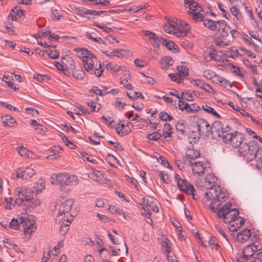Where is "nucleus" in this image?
<instances>
[{"label": "nucleus", "instance_id": "nucleus-2", "mask_svg": "<svg viewBox=\"0 0 262 262\" xmlns=\"http://www.w3.org/2000/svg\"><path fill=\"white\" fill-rule=\"evenodd\" d=\"M76 55L81 59L84 69L90 74H95L98 77H100L104 68L96 56L89 50L85 48L75 49Z\"/></svg>", "mask_w": 262, "mask_h": 262}, {"label": "nucleus", "instance_id": "nucleus-57", "mask_svg": "<svg viewBox=\"0 0 262 262\" xmlns=\"http://www.w3.org/2000/svg\"><path fill=\"white\" fill-rule=\"evenodd\" d=\"M249 262H262V251H259L256 254V256L253 255L252 258H251Z\"/></svg>", "mask_w": 262, "mask_h": 262}, {"label": "nucleus", "instance_id": "nucleus-50", "mask_svg": "<svg viewBox=\"0 0 262 262\" xmlns=\"http://www.w3.org/2000/svg\"><path fill=\"white\" fill-rule=\"evenodd\" d=\"M159 117L160 120L164 121H171L173 119L171 116L169 115L168 114L165 112H160L159 115Z\"/></svg>", "mask_w": 262, "mask_h": 262}, {"label": "nucleus", "instance_id": "nucleus-23", "mask_svg": "<svg viewBox=\"0 0 262 262\" xmlns=\"http://www.w3.org/2000/svg\"><path fill=\"white\" fill-rule=\"evenodd\" d=\"M172 127L170 124L166 123L164 125L163 129V136L164 140L169 141L170 140L171 135L172 134Z\"/></svg>", "mask_w": 262, "mask_h": 262}, {"label": "nucleus", "instance_id": "nucleus-41", "mask_svg": "<svg viewBox=\"0 0 262 262\" xmlns=\"http://www.w3.org/2000/svg\"><path fill=\"white\" fill-rule=\"evenodd\" d=\"M169 77L173 81H175L178 83H181L183 82V78L179 73H170Z\"/></svg>", "mask_w": 262, "mask_h": 262}, {"label": "nucleus", "instance_id": "nucleus-27", "mask_svg": "<svg viewBox=\"0 0 262 262\" xmlns=\"http://www.w3.org/2000/svg\"><path fill=\"white\" fill-rule=\"evenodd\" d=\"M234 222H235V224L233 223V224L230 225L231 227L230 230H232L233 231H236L245 223V219L239 216L237 217Z\"/></svg>", "mask_w": 262, "mask_h": 262}, {"label": "nucleus", "instance_id": "nucleus-25", "mask_svg": "<svg viewBox=\"0 0 262 262\" xmlns=\"http://www.w3.org/2000/svg\"><path fill=\"white\" fill-rule=\"evenodd\" d=\"M163 28L166 32L175 35L174 32L176 29V22H174L173 20H169L167 22V24L163 26Z\"/></svg>", "mask_w": 262, "mask_h": 262}, {"label": "nucleus", "instance_id": "nucleus-26", "mask_svg": "<svg viewBox=\"0 0 262 262\" xmlns=\"http://www.w3.org/2000/svg\"><path fill=\"white\" fill-rule=\"evenodd\" d=\"M1 120L4 126L12 127L14 124L16 123L15 120L11 116L9 115L2 116Z\"/></svg>", "mask_w": 262, "mask_h": 262}, {"label": "nucleus", "instance_id": "nucleus-38", "mask_svg": "<svg viewBox=\"0 0 262 262\" xmlns=\"http://www.w3.org/2000/svg\"><path fill=\"white\" fill-rule=\"evenodd\" d=\"M51 11V17L53 19L59 20L63 14L60 9L52 8Z\"/></svg>", "mask_w": 262, "mask_h": 262}, {"label": "nucleus", "instance_id": "nucleus-54", "mask_svg": "<svg viewBox=\"0 0 262 262\" xmlns=\"http://www.w3.org/2000/svg\"><path fill=\"white\" fill-rule=\"evenodd\" d=\"M157 159H158V162H159L164 166L167 167L169 169H172V167L171 166H170L168 161L164 157L159 155V157H157Z\"/></svg>", "mask_w": 262, "mask_h": 262}, {"label": "nucleus", "instance_id": "nucleus-15", "mask_svg": "<svg viewBox=\"0 0 262 262\" xmlns=\"http://www.w3.org/2000/svg\"><path fill=\"white\" fill-rule=\"evenodd\" d=\"M35 173V171L34 169L27 167L23 169L21 172H17L16 177V178H21L23 180H28L32 178Z\"/></svg>", "mask_w": 262, "mask_h": 262}, {"label": "nucleus", "instance_id": "nucleus-30", "mask_svg": "<svg viewBox=\"0 0 262 262\" xmlns=\"http://www.w3.org/2000/svg\"><path fill=\"white\" fill-rule=\"evenodd\" d=\"M160 63L162 69H167L170 66H172L173 61L170 56H165L161 59Z\"/></svg>", "mask_w": 262, "mask_h": 262}, {"label": "nucleus", "instance_id": "nucleus-18", "mask_svg": "<svg viewBox=\"0 0 262 262\" xmlns=\"http://www.w3.org/2000/svg\"><path fill=\"white\" fill-rule=\"evenodd\" d=\"M184 4L186 8L192 11H203L201 6L194 0H184Z\"/></svg>", "mask_w": 262, "mask_h": 262}, {"label": "nucleus", "instance_id": "nucleus-31", "mask_svg": "<svg viewBox=\"0 0 262 262\" xmlns=\"http://www.w3.org/2000/svg\"><path fill=\"white\" fill-rule=\"evenodd\" d=\"M55 179L56 181V182H52L53 184L55 183V184H57V183H58L61 185H65L66 180L67 179V173H60L56 174L55 178H53V179L54 180Z\"/></svg>", "mask_w": 262, "mask_h": 262}, {"label": "nucleus", "instance_id": "nucleus-48", "mask_svg": "<svg viewBox=\"0 0 262 262\" xmlns=\"http://www.w3.org/2000/svg\"><path fill=\"white\" fill-rule=\"evenodd\" d=\"M16 150L21 156L27 157L29 156V151L24 146L17 147Z\"/></svg>", "mask_w": 262, "mask_h": 262}, {"label": "nucleus", "instance_id": "nucleus-1", "mask_svg": "<svg viewBox=\"0 0 262 262\" xmlns=\"http://www.w3.org/2000/svg\"><path fill=\"white\" fill-rule=\"evenodd\" d=\"M215 177L208 174L203 179L197 183L198 187L202 189H207L203 202L213 212L219 209L222 203L226 201L228 196L219 186L214 185L215 182Z\"/></svg>", "mask_w": 262, "mask_h": 262}, {"label": "nucleus", "instance_id": "nucleus-22", "mask_svg": "<svg viewBox=\"0 0 262 262\" xmlns=\"http://www.w3.org/2000/svg\"><path fill=\"white\" fill-rule=\"evenodd\" d=\"M101 89L98 86H94L93 89L90 90L89 92L92 94H94L96 96L99 95L103 96L106 94L110 93L107 92V88L101 86Z\"/></svg>", "mask_w": 262, "mask_h": 262}, {"label": "nucleus", "instance_id": "nucleus-3", "mask_svg": "<svg viewBox=\"0 0 262 262\" xmlns=\"http://www.w3.org/2000/svg\"><path fill=\"white\" fill-rule=\"evenodd\" d=\"M240 151L241 155L246 157L247 160H256L255 167L257 169L262 168V147H258L256 142L251 141L248 145L241 147Z\"/></svg>", "mask_w": 262, "mask_h": 262}, {"label": "nucleus", "instance_id": "nucleus-14", "mask_svg": "<svg viewBox=\"0 0 262 262\" xmlns=\"http://www.w3.org/2000/svg\"><path fill=\"white\" fill-rule=\"evenodd\" d=\"M142 33L154 47H159L160 43V38L155 33L148 30H142Z\"/></svg>", "mask_w": 262, "mask_h": 262}, {"label": "nucleus", "instance_id": "nucleus-8", "mask_svg": "<svg viewBox=\"0 0 262 262\" xmlns=\"http://www.w3.org/2000/svg\"><path fill=\"white\" fill-rule=\"evenodd\" d=\"M210 128V133L211 134L212 138L216 140L220 138H222L224 140L225 134H228L224 131L223 124L220 121H214Z\"/></svg>", "mask_w": 262, "mask_h": 262}, {"label": "nucleus", "instance_id": "nucleus-37", "mask_svg": "<svg viewBox=\"0 0 262 262\" xmlns=\"http://www.w3.org/2000/svg\"><path fill=\"white\" fill-rule=\"evenodd\" d=\"M67 179L65 185L68 186L70 185H76L78 183L77 177L75 175H70L67 173Z\"/></svg>", "mask_w": 262, "mask_h": 262}, {"label": "nucleus", "instance_id": "nucleus-5", "mask_svg": "<svg viewBox=\"0 0 262 262\" xmlns=\"http://www.w3.org/2000/svg\"><path fill=\"white\" fill-rule=\"evenodd\" d=\"M232 204L228 202L223 206L220 209H218L217 216L219 218H223L225 223H234L238 215L239 211L237 209H231Z\"/></svg>", "mask_w": 262, "mask_h": 262}, {"label": "nucleus", "instance_id": "nucleus-19", "mask_svg": "<svg viewBox=\"0 0 262 262\" xmlns=\"http://www.w3.org/2000/svg\"><path fill=\"white\" fill-rule=\"evenodd\" d=\"M231 13L235 17L234 19V24L238 25L241 24L243 21V16L239 9L235 7L230 8Z\"/></svg>", "mask_w": 262, "mask_h": 262}, {"label": "nucleus", "instance_id": "nucleus-32", "mask_svg": "<svg viewBox=\"0 0 262 262\" xmlns=\"http://www.w3.org/2000/svg\"><path fill=\"white\" fill-rule=\"evenodd\" d=\"M201 11H196L190 12V15L192 19L196 22H204L205 19L204 15L201 13Z\"/></svg>", "mask_w": 262, "mask_h": 262}, {"label": "nucleus", "instance_id": "nucleus-4", "mask_svg": "<svg viewBox=\"0 0 262 262\" xmlns=\"http://www.w3.org/2000/svg\"><path fill=\"white\" fill-rule=\"evenodd\" d=\"M32 218L33 217H31L28 214L19 216L18 220L13 218L9 222L10 228L18 230L20 226L24 228L25 234H31L32 232L36 230L37 227L35 221Z\"/></svg>", "mask_w": 262, "mask_h": 262}, {"label": "nucleus", "instance_id": "nucleus-21", "mask_svg": "<svg viewBox=\"0 0 262 262\" xmlns=\"http://www.w3.org/2000/svg\"><path fill=\"white\" fill-rule=\"evenodd\" d=\"M192 172L194 174L202 175L204 173L203 163L200 162H196L194 163H191Z\"/></svg>", "mask_w": 262, "mask_h": 262}, {"label": "nucleus", "instance_id": "nucleus-34", "mask_svg": "<svg viewBox=\"0 0 262 262\" xmlns=\"http://www.w3.org/2000/svg\"><path fill=\"white\" fill-rule=\"evenodd\" d=\"M177 69L178 73L183 78L189 75V69L185 65H179L177 66Z\"/></svg>", "mask_w": 262, "mask_h": 262}, {"label": "nucleus", "instance_id": "nucleus-13", "mask_svg": "<svg viewBox=\"0 0 262 262\" xmlns=\"http://www.w3.org/2000/svg\"><path fill=\"white\" fill-rule=\"evenodd\" d=\"M180 25L177 22H176V29L175 33V36L179 38H183L187 36L189 30V27L187 24L185 22L181 23Z\"/></svg>", "mask_w": 262, "mask_h": 262}, {"label": "nucleus", "instance_id": "nucleus-39", "mask_svg": "<svg viewBox=\"0 0 262 262\" xmlns=\"http://www.w3.org/2000/svg\"><path fill=\"white\" fill-rule=\"evenodd\" d=\"M210 59H207V58L206 57V55H205V58L207 61H210L211 60L216 61H220L222 60V57L221 56L218 55L216 52L214 51L213 52H210L208 54Z\"/></svg>", "mask_w": 262, "mask_h": 262}, {"label": "nucleus", "instance_id": "nucleus-12", "mask_svg": "<svg viewBox=\"0 0 262 262\" xmlns=\"http://www.w3.org/2000/svg\"><path fill=\"white\" fill-rule=\"evenodd\" d=\"M197 118L196 125L198 128L199 133L201 134H205L209 136L210 132V125L207 120L203 118L199 119L196 116H194V118Z\"/></svg>", "mask_w": 262, "mask_h": 262}, {"label": "nucleus", "instance_id": "nucleus-53", "mask_svg": "<svg viewBox=\"0 0 262 262\" xmlns=\"http://www.w3.org/2000/svg\"><path fill=\"white\" fill-rule=\"evenodd\" d=\"M178 105L181 111H185L187 112L188 106H189V104L187 102H185L182 99H180L178 102Z\"/></svg>", "mask_w": 262, "mask_h": 262}, {"label": "nucleus", "instance_id": "nucleus-56", "mask_svg": "<svg viewBox=\"0 0 262 262\" xmlns=\"http://www.w3.org/2000/svg\"><path fill=\"white\" fill-rule=\"evenodd\" d=\"M95 33H92L89 32H86L85 33V36L86 37V38L94 42H98L100 37L95 36Z\"/></svg>", "mask_w": 262, "mask_h": 262}, {"label": "nucleus", "instance_id": "nucleus-11", "mask_svg": "<svg viewBox=\"0 0 262 262\" xmlns=\"http://www.w3.org/2000/svg\"><path fill=\"white\" fill-rule=\"evenodd\" d=\"M73 200L68 199L64 201L60 205L58 209V214L56 216V220H60L64 217V214L68 213L71 209L73 205Z\"/></svg>", "mask_w": 262, "mask_h": 262}, {"label": "nucleus", "instance_id": "nucleus-9", "mask_svg": "<svg viewBox=\"0 0 262 262\" xmlns=\"http://www.w3.org/2000/svg\"><path fill=\"white\" fill-rule=\"evenodd\" d=\"M174 180L179 189L186 193H192L194 190L193 185L190 184L185 179L181 178L178 174H174Z\"/></svg>", "mask_w": 262, "mask_h": 262}, {"label": "nucleus", "instance_id": "nucleus-28", "mask_svg": "<svg viewBox=\"0 0 262 262\" xmlns=\"http://www.w3.org/2000/svg\"><path fill=\"white\" fill-rule=\"evenodd\" d=\"M110 248L112 250L113 255H119L120 254L121 251L124 250H125L126 255L128 254L127 246L125 242L124 241L123 242V243L121 245V247H116L114 249L113 247L110 246Z\"/></svg>", "mask_w": 262, "mask_h": 262}, {"label": "nucleus", "instance_id": "nucleus-62", "mask_svg": "<svg viewBox=\"0 0 262 262\" xmlns=\"http://www.w3.org/2000/svg\"><path fill=\"white\" fill-rule=\"evenodd\" d=\"M191 83L194 86L200 88L202 89V87L203 86L204 82L202 80L200 79L192 80L191 81Z\"/></svg>", "mask_w": 262, "mask_h": 262}, {"label": "nucleus", "instance_id": "nucleus-46", "mask_svg": "<svg viewBox=\"0 0 262 262\" xmlns=\"http://www.w3.org/2000/svg\"><path fill=\"white\" fill-rule=\"evenodd\" d=\"M60 137L66 146H68L71 149H74L75 145L73 144L63 133L60 134Z\"/></svg>", "mask_w": 262, "mask_h": 262}, {"label": "nucleus", "instance_id": "nucleus-49", "mask_svg": "<svg viewBox=\"0 0 262 262\" xmlns=\"http://www.w3.org/2000/svg\"><path fill=\"white\" fill-rule=\"evenodd\" d=\"M203 76L208 80H212L215 76V72L210 70H207L204 71Z\"/></svg>", "mask_w": 262, "mask_h": 262}, {"label": "nucleus", "instance_id": "nucleus-6", "mask_svg": "<svg viewBox=\"0 0 262 262\" xmlns=\"http://www.w3.org/2000/svg\"><path fill=\"white\" fill-rule=\"evenodd\" d=\"M224 137V141L228 143L235 148H238V152L241 154L240 149L241 147L245 145H248L246 143H244V135L240 132L235 131L233 133L225 134Z\"/></svg>", "mask_w": 262, "mask_h": 262}, {"label": "nucleus", "instance_id": "nucleus-33", "mask_svg": "<svg viewBox=\"0 0 262 262\" xmlns=\"http://www.w3.org/2000/svg\"><path fill=\"white\" fill-rule=\"evenodd\" d=\"M212 81L215 83H220L221 85L224 86V87L227 86L229 84L228 80L217 75L216 73L215 76L212 79Z\"/></svg>", "mask_w": 262, "mask_h": 262}, {"label": "nucleus", "instance_id": "nucleus-45", "mask_svg": "<svg viewBox=\"0 0 262 262\" xmlns=\"http://www.w3.org/2000/svg\"><path fill=\"white\" fill-rule=\"evenodd\" d=\"M37 191H41L45 187V181L42 179H39L34 186Z\"/></svg>", "mask_w": 262, "mask_h": 262}, {"label": "nucleus", "instance_id": "nucleus-55", "mask_svg": "<svg viewBox=\"0 0 262 262\" xmlns=\"http://www.w3.org/2000/svg\"><path fill=\"white\" fill-rule=\"evenodd\" d=\"M106 160L111 166H114V163H117V159L113 155L108 154L106 158Z\"/></svg>", "mask_w": 262, "mask_h": 262}, {"label": "nucleus", "instance_id": "nucleus-61", "mask_svg": "<svg viewBox=\"0 0 262 262\" xmlns=\"http://www.w3.org/2000/svg\"><path fill=\"white\" fill-rule=\"evenodd\" d=\"M160 177L161 180L165 184H169L170 182V179L168 174L165 173L164 171L160 172Z\"/></svg>", "mask_w": 262, "mask_h": 262}, {"label": "nucleus", "instance_id": "nucleus-35", "mask_svg": "<svg viewBox=\"0 0 262 262\" xmlns=\"http://www.w3.org/2000/svg\"><path fill=\"white\" fill-rule=\"evenodd\" d=\"M202 108L204 111L208 113H210L213 116L217 118H220L221 117V115H219L213 108L211 107L210 106L205 104L202 106Z\"/></svg>", "mask_w": 262, "mask_h": 262}, {"label": "nucleus", "instance_id": "nucleus-63", "mask_svg": "<svg viewBox=\"0 0 262 262\" xmlns=\"http://www.w3.org/2000/svg\"><path fill=\"white\" fill-rule=\"evenodd\" d=\"M256 96L262 99V79L259 82V84L258 85V88L255 89Z\"/></svg>", "mask_w": 262, "mask_h": 262}, {"label": "nucleus", "instance_id": "nucleus-7", "mask_svg": "<svg viewBox=\"0 0 262 262\" xmlns=\"http://www.w3.org/2000/svg\"><path fill=\"white\" fill-rule=\"evenodd\" d=\"M34 193L33 191L28 188H24L21 191L19 192V198H17L15 201L11 198H5V200L10 203L9 207L7 206V208L11 209V204L13 205L14 203L20 205L24 201H29L33 198Z\"/></svg>", "mask_w": 262, "mask_h": 262}, {"label": "nucleus", "instance_id": "nucleus-36", "mask_svg": "<svg viewBox=\"0 0 262 262\" xmlns=\"http://www.w3.org/2000/svg\"><path fill=\"white\" fill-rule=\"evenodd\" d=\"M71 223V222L69 219L63 221L60 226V232L62 234L64 235L68 232Z\"/></svg>", "mask_w": 262, "mask_h": 262}, {"label": "nucleus", "instance_id": "nucleus-52", "mask_svg": "<svg viewBox=\"0 0 262 262\" xmlns=\"http://www.w3.org/2000/svg\"><path fill=\"white\" fill-rule=\"evenodd\" d=\"M46 53L48 54V56L52 59H56L59 55V52L56 50H46Z\"/></svg>", "mask_w": 262, "mask_h": 262}, {"label": "nucleus", "instance_id": "nucleus-24", "mask_svg": "<svg viewBox=\"0 0 262 262\" xmlns=\"http://www.w3.org/2000/svg\"><path fill=\"white\" fill-rule=\"evenodd\" d=\"M219 20L214 21L211 19H205L204 20L203 25L211 31H217L219 25Z\"/></svg>", "mask_w": 262, "mask_h": 262}, {"label": "nucleus", "instance_id": "nucleus-64", "mask_svg": "<svg viewBox=\"0 0 262 262\" xmlns=\"http://www.w3.org/2000/svg\"><path fill=\"white\" fill-rule=\"evenodd\" d=\"M167 259L169 262H178L177 260L176 256L171 251H169V253H167Z\"/></svg>", "mask_w": 262, "mask_h": 262}, {"label": "nucleus", "instance_id": "nucleus-43", "mask_svg": "<svg viewBox=\"0 0 262 262\" xmlns=\"http://www.w3.org/2000/svg\"><path fill=\"white\" fill-rule=\"evenodd\" d=\"M232 72L240 77H243L245 75V71L240 67L232 65Z\"/></svg>", "mask_w": 262, "mask_h": 262}, {"label": "nucleus", "instance_id": "nucleus-10", "mask_svg": "<svg viewBox=\"0 0 262 262\" xmlns=\"http://www.w3.org/2000/svg\"><path fill=\"white\" fill-rule=\"evenodd\" d=\"M257 251V247L252 244L247 246L243 250V257L238 260V262H249L253 255L254 252Z\"/></svg>", "mask_w": 262, "mask_h": 262}, {"label": "nucleus", "instance_id": "nucleus-17", "mask_svg": "<svg viewBox=\"0 0 262 262\" xmlns=\"http://www.w3.org/2000/svg\"><path fill=\"white\" fill-rule=\"evenodd\" d=\"M219 25L217 27V31H221V36L222 37H226L228 35L230 31V28L224 20H219Z\"/></svg>", "mask_w": 262, "mask_h": 262}, {"label": "nucleus", "instance_id": "nucleus-47", "mask_svg": "<svg viewBox=\"0 0 262 262\" xmlns=\"http://www.w3.org/2000/svg\"><path fill=\"white\" fill-rule=\"evenodd\" d=\"M176 128L178 132L182 135L185 134V126L184 122H178L176 124Z\"/></svg>", "mask_w": 262, "mask_h": 262}, {"label": "nucleus", "instance_id": "nucleus-20", "mask_svg": "<svg viewBox=\"0 0 262 262\" xmlns=\"http://www.w3.org/2000/svg\"><path fill=\"white\" fill-rule=\"evenodd\" d=\"M251 235V232L250 230L248 229H244L241 230L237 235V241L241 243H245Z\"/></svg>", "mask_w": 262, "mask_h": 262}, {"label": "nucleus", "instance_id": "nucleus-40", "mask_svg": "<svg viewBox=\"0 0 262 262\" xmlns=\"http://www.w3.org/2000/svg\"><path fill=\"white\" fill-rule=\"evenodd\" d=\"M143 200L145 206L143 207L144 212H142L141 214L144 216H146V215L150 216L151 212L150 211V209H148V205L150 202L147 200H145V198H143Z\"/></svg>", "mask_w": 262, "mask_h": 262}, {"label": "nucleus", "instance_id": "nucleus-42", "mask_svg": "<svg viewBox=\"0 0 262 262\" xmlns=\"http://www.w3.org/2000/svg\"><path fill=\"white\" fill-rule=\"evenodd\" d=\"M99 98L98 96L96 95H93V94L91 93V95H88V98L86 99V104L87 105H90V104L97 103L99 101Z\"/></svg>", "mask_w": 262, "mask_h": 262}, {"label": "nucleus", "instance_id": "nucleus-59", "mask_svg": "<svg viewBox=\"0 0 262 262\" xmlns=\"http://www.w3.org/2000/svg\"><path fill=\"white\" fill-rule=\"evenodd\" d=\"M200 110V106L196 104H192L191 105L189 104V106H188L187 113H191V112H198Z\"/></svg>", "mask_w": 262, "mask_h": 262}, {"label": "nucleus", "instance_id": "nucleus-44", "mask_svg": "<svg viewBox=\"0 0 262 262\" xmlns=\"http://www.w3.org/2000/svg\"><path fill=\"white\" fill-rule=\"evenodd\" d=\"M162 137L160 130H158L151 134H148L147 138L150 140L157 141Z\"/></svg>", "mask_w": 262, "mask_h": 262}, {"label": "nucleus", "instance_id": "nucleus-51", "mask_svg": "<svg viewBox=\"0 0 262 262\" xmlns=\"http://www.w3.org/2000/svg\"><path fill=\"white\" fill-rule=\"evenodd\" d=\"M81 154L82 156L85 158L89 162L93 164L97 163V159L94 156L92 155H89L87 153L85 152H82V153H81Z\"/></svg>", "mask_w": 262, "mask_h": 262}, {"label": "nucleus", "instance_id": "nucleus-16", "mask_svg": "<svg viewBox=\"0 0 262 262\" xmlns=\"http://www.w3.org/2000/svg\"><path fill=\"white\" fill-rule=\"evenodd\" d=\"M24 12L25 11L21 10L20 7L16 6L10 11L9 17L11 20H17L24 15Z\"/></svg>", "mask_w": 262, "mask_h": 262}, {"label": "nucleus", "instance_id": "nucleus-60", "mask_svg": "<svg viewBox=\"0 0 262 262\" xmlns=\"http://www.w3.org/2000/svg\"><path fill=\"white\" fill-rule=\"evenodd\" d=\"M3 243L4 244V247L7 249H15V247H17V245L13 244L10 240L8 238L4 239Z\"/></svg>", "mask_w": 262, "mask_h": 262}, {"label": "nucleus", "instance_id": "nucleus-29", "mask_svg": "<svg viewBox=\"0 0 262 262\" xmlns=\"http://www.w3.org/2000/svg\"><path fill=\"white\" fill-rule=\"evenodd\" d=\"M186 155L189 159H195L199 157L200 153L198 150L195 149L193 147H192V148H187Z\"/></svg>", "mask_w": 262, "mask_h": 262}, {"label": "nucleus", "instance_id": "nucleus-58", "mask_svg": "<svg viewBox=\"0 0 262 262\" xmlns=\"http://www.w3.org/2000/svg\"><path fill=\"white\" fill-rule=\"evenodd\" d=\"M84 75L85 73L82 70H77L73 73V76L76 79H82L84 78Z\"/></svg>", "mask_w": 262, "mask_h": 262}]
</instances>
